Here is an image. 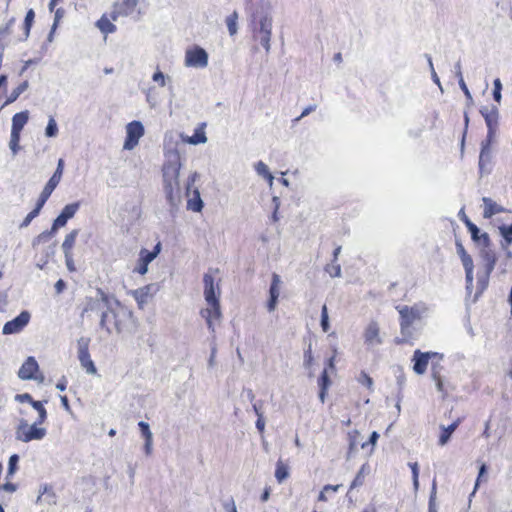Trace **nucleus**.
Wrapping results in <instances>:
<instances>
[{"label":"nucleus","mask_w":512,"mask_h":512,"mask_svg":"<svg viewBox=\"0 0 512 512\" xmlns=\"http://www.w3.org/2000/svg\"><path fill=\"white\" fill-rule=\"evenodd\" d=\"M218 273V269H210L209 272L203 276L204 298L207 307L200 311V315L205 319L208 329L211 332L215 331L214 323L219 322L222 317L220 306L221 290L219 283L216 285L214 283V275Z\"/></svg>","instance_id":"obj_1"},{"label":"nucleus","mask_w":512,"mask_h":512,"mask_svg":"<svg viewBox=\"0 0 512 512\" xmlns=\"http://www.w3.org/2000/svg\"><path fill=\"white\" fill-rule=\"evenodd\" d=\"M180 169V156L177 152L172 153L162 166L163 190L166 200L172 208H176L181 201Z\"/></svg>","instance_id":"obj_2"},{"label":"nucleus","mask_w":512,"mask_h":512,"mask_svg":"<svg viewBox=\"0 0 512 512\" xmlns=\"http://www.w3.org/2000/svg\"><path fill=\"white\" fill-rule=\"evenodd\" d=\"M400 319V332L402 335L401 339L396 340L397 344H404L411 340L413 337L412 326L422 320L423 315L427 311V307L424 303H416L412 306L399 305L396 307Z\"/></svg>","instance_id":"obj_3"},{"label":"nucleus","mask_w":512,"mask_h":512,"mask_svg":"<svg viewBox=\"0 0 512 512\" xmlns=\"http://www.w3.org/2000/svg\"><path fill=\"white\" fill-rule=\"evenodd\" d=\"M271 30L272 19L268 15L261 16L260 19L253 24V39L259 41L266 52L270 50Z\"/></svg>","instance_id":"obj_4"},{"label":"nucleus","mask_w":512,"mask_h":512,"mask_svg":"<svg viewBox=\"0 0 512 512\" xmlns=\"http://www.w3.org/2000/svg\"><path fill=\"white\" fill-rule=\"evenodd\" d=\"M42 423H35L29 425L27 422L22 421L16 428V438L22 442H30L33 440H41L46 436V429L40 427Z\"/></svg>","instance_id":"obj_5"},{"label":"nucleus","mask_w":512,"mask_h":512,"mask_svg":"<svg viewBox=\"0 0 512 512\" xmlns=\"http://www.w3.org/2000/svg\"><path fill=\"white\" fill-rule=\"evenodd\" d=\"M197 178L198 174L196 172L191 174L187 180L186 185V196L188 197L187 209L193 212H201L203 209V201L200 197L199 190L197 188H195L193 191L191 190Z\"/></svg>","instance_id":"obj_6"},{"label":"nucleus","mask_w":512,"mask_h":512,"mask_svg":"<svg viewBox=\"0 0 512 512\" xmlns=\"http://www.w3.org/2000/svg\"><path fill=\"white\" fill-rule=\"evenodd\" d=\"M89 344L90 339L88 338H80L78 340V359L82 368L88 373L95 375L97 373V368L91 359L89 353Z\"/></svg>","instance_id":"obj_7"},{"label":"nucleus","mask_w":512,"mask_h":512,"mask_svg":"<svg viewBox=\"0 0 512 512\" xmlns=\"http://www.w3.org/2000/svg\"><path fill=\"white\" fill-rule=\"evenodd\" d=\"M185 65L196 68L206 67L208 65L207 52L197 45L188 48L185 53Z\"/></svg>","instance_id":"obj_8"},{"label":"nucleus","mask_w":512,"mask_h":512,"mask_svg":"<svg viewBox=\"0 0 512 512\" xmlns=\"http://www.w3.org/2000/svg\"><path fill=\"white\" fill-rule=\"evenodd\" d=\"M144 135V126L140 121H132L126 126V138L124 141L123 148L125 150L134 149L140 138Z\"/></svg>","instance_id":"obj_9"},{"label":"nucleus","mask_w":512,"mask_h":512,"mask_svg":"<svg viewBox=\"0 0 512 512\" xmlns=\"http://www.w3.org/2000/svg\"><path fill=\"white\" fill-rule=\"evenodd\" d=\"M64 171V160L59 159L57 163V168L53 175L50 177L46 185L44 186L40 196L38 199L41 200V202L46 203L55 188L58 186V184L61 181L62 175Z\"/></svg>","instance_id":"obj_10"},{"label":"nucleus","mask_w":512,"mask_h":512,"mask_svg":"<svg viewBox=\"0 0 512 512\" xmlns=\"http://www.w3.org/2000/svg\"><path fill=\"white\" fill-rule=\"evenodd\" d=\"M161 251V243L158 242L152 251L143 248L140 250L139 259L134 272L144 275L148 271V265L158 256Z\"/></svg>","instance_id":"obj_11"},{"label":"nucleus","mask_w":512,"mask_h":512,"mask_svg":"<svg viewBox=\"0 0 512 512\" xmlns=\"http://www.w3.org/2000/svg\"><path fill=\"white\" fill-rule=\"evenodd\" d=\"M439 354L436 352H422L419 349L414 351L412 361L413 364V371L418 374L422 375L426 372L429 360L435 357H438Z\"/></svg>","instance_id":"obj_12"},{"label":"nucleus","mask_w":512,"mask_h":512,"mask_svg":"<svg viewBox=\"0 0 512 512\" xmlns=\"http://www.w3.org/2000/svg\"><path fill=\"white\" fill-rule=\"evenodd\" d=\"M29 320L30 314L27 311H23L13 320L6 322L2 332L6 335L18 333L28 324Z\"/></svg>","instance_id":"obj_13"},{"label":"nucleus","mask_w":512,"mask_h":512,"mask_svg":"<svg viewBox=\"0 0 512 512\" xmlns=\"http://www.w3.org/2000/svg\"><path fill=\"white\" fill-rule=\"evenodd\" d=\"M281 278L278 274L273 273L271 277V285L269 289V299L266 307L269 312H273L278 304V298L280 296Z\"/></svg>","instance_id":"obj_14"},{"label":"nucleus","mask_w":512,"mask_h":512,"mask_svg":"<svg viewBox=\"0 0 512 512\" xmlns=\"http://www.w3.org/2000/svg\"><path fill=\"white\" fill-rule=\"evenodd\" d=\"M39 365L34 357H28L18 371V377L22 380L37 379Z\"/></svg>","instance_id":"obj_15"},{"label":"nucleus","mask_w":512,"mask_h":512,"mask_svg":"<svg viewBox=\"0 0 512 512\" xmlns=\"http://www.w3.org/2000/svg\"><path fill=\"white\" fill-rule=\"evenodd\" d=\"M79 209V203H71L66 205L57 218L54 220L52 225V231H56L66 225L67 221L74 217Z\"/></svg>","instance_id":"obj_16"},{"label":"nucleus","mask_w":512,"mask_h":512,"mask_svg":"<svg viewBox=\"0 0 512 512\" xmlns=\"http://www.w3.org/2000/svg\"><path fill=\"white\" fill-rule=\"evenodd\" d=\"M138 5V0H119L115 10L112 12V19L115 21L119 16L132 14Z\"/></svg>","instance_id":"obj_17"},{"label":"nucleus","mask_w":512,"mask_h":512,"mask_svg":"<svg viewBox=\"0 0 512 512\" xmlns=\"http://www.w3.org/2000/svg\"><path fill=\"white\" fill-rule=\"evenodd\" d=\"M457 251L461 258L462 265L465 269L466 280L468 283H472L473 281V270L474 264L472 257L466 252L465 248L462 244H457Z\"/></svg>","instance_id":"obj_18"},{"label":"nucleus","mask_w":512,"mask_h":512,"mask_svg":"<svg viewBox=\"0 0 512 512\" xmlns=\"http://www.w3.org/2000/svg\"><path fill=\"white\" fill-rule=\"evenodd\" d=\"M484 208H483V217L485 219L492 218L495 214L506 212L503 206L497 204L494 200L489 197H483L482 199Z\"/></svg>","instance_id":"obj_19"},{"label":"nucleus","mask_w":512,"mask_h":512,"mask_svg":"<svg viewBox=\"0 0 512 512\" xmlns=\"http://www.w3.org/2000/svg\"><path fill=\"white\" fill-rule=\"evenodd\" d=\"M206 123H200L192 136L181 135V139L188 144L197 145L207 141L205 133Z\"/></svg>","instance_id":"obj_20"},{"label":"nucleus","mask_w":512,"mask_h":512,"mask_svg":"<svg viewBox=\"0 0 512 512\" xmlns=\"http://www.w3.org/2000/svg\"><path fill=\"white\" fill-rule=\"evenodd\" d=\"M379 325L376 321H371L364 332V339L367 344H379L381 343V338L379 336Z\"/></svg>","instance_id":"obj_21"},{"label":"nucleus","mask_w":512,"mask_h":512,"mask_svg":"<svg viewBox=\"0 0 512 512\" xmlns=\"http://www.w3.org/2000/svg\"><path fill=\"white\" fill-rule=\"evenodd\" d=\"M480 113L484 117L490 131L494 130L498 126L499 113L496 107H492L490 109L483 107L480 110Z\"/></svg>","instance_id":"obj_22"},{"label":"nucleus","mask_w":512,"mask_h":512,"mask_svg":"<svg viewBox=\"0 0 512 512\" xmlns=\"http://www.w3.org/2000/svg\"><path fill=\"white\" fill-rule=\"evenodd\" d=\"M116 314L113 310L107 309L101 315L100 326L102 329H105L109 334L112 332V324L116 330H119V327L115 321Z\"/></svg>","instance_id":"obj_23"},{"label":"nucleus","mask_w":512,"mask_h":512,"mask_svg":"<svg viewBox=\"0 0 512 512\" xmlns=\"http://www.w3.org/2000/svg\"><path fill=\"white\" fill-rule=\"evenodd\" d=\"M331 385V380L328 374V369L324 368L321 375L318 378V386H319V399L321 403L325 402L328 389Z\"/></svg>","instance_id":"obj_24"},{"label":"nucleus","mask_w":512,"mask_h":512,"mask_svg":"<svg viewBox=\"0 0 512 512\" xmlns=\"http://www.w3.org/2000/svg\"><path fill=\"white\" fill-rule=\"evenodd\" d=\"M131 294L136 300L138 307L142 309L147 303L148 298L151 296V285H146L144 287L133 290L131 291Z\"/></svg>","instance_id":"obj_25"},{"label":"nucleus","mask_w":512,"mask_h":512,"mask_svg":"<svg viewBox=\"0 0 512 512\" xmlns=\"http://www.w3.org/2000/svg\"><path fill=\"white\" fill-rule=\"evenodd\" d=\"M460 423H461V418H457L448 427H441V433H440L439 441H438L439 445L443 446L449 441L451 435L458 428Z\"/></svg>","instance_id":"obj_26"},{"label":"nucleus","mask_w":512,"mask_h":512,"mask_svg":"<svg viewBox=\"0 0 512 512\" xmlns=\"http://www.w3.org/2000/svg\"><path fill=\"white\" fill-rule=\"evenodd\" d=\"M28 119H29V112L27 110L16 113L12 118L11 131L21 133L24 126L28 122Z\"/></svg>","instance_id":"obj_27"},{"label":"nucleus","mask_w":512,"mask_h":512,"mask_svg":"<svg viewBox=\"0 0 512 512\" xmlns=\"http://www.w3.org/2000/svg\"><path fill=\"white\" fill-rule=\"evenodd\" d=\"M78 236V230L74 229L70 233L65 236V239L62 243V249L65 255V258H69V254H73L72 250L75 246V242Z\"/></svg>","instance_id":"obj_28"},{"label":"nucleus","mask_w":512,"mask_h":512,"mask_svg":"<svg viewBox=\"0 0 512 512\" xmlns=\"http://www.w3.org/2000/svg\"><path fill=\"white\" fill-rule=\"evenodd\" d=\"M112 20V18L110 19L106 14H103L96 22V26L104 35H108L116 31V26L112 23Z\"/></svg>","instance_id":"obj_29"},{"label":"nucleus","mask_w":512,"mask_h":512,"mask_svg":"<svg viewBox=\"0 0 512 512\" xmlns=\"http://www.w3.org/2000/svg\"><path fill=\"white\" fill-rule=\"evenodd\" d=\"M138 427H139L141 434L145 440L146 453L149 454L151 452V446H152V441H153V436L150 431L149 424L144 421H140L138 423Z\"/></svg>","instance_id":"obj_30"},{"label":"nucleus","mask_w":512,"mask_h":512,"mask_svg":"<svg viewBox=\"0 0 512 512\" xmlns=\"http://www.w3.org/2000/svg\"><path fill=\"white\" fill-rule=\"evenodd\" d=\"M34 19H35V12L33 9H29L26 13V16H25V19L23 22V27H22L23 31H22V34L20 37L21 40H26L29 37L30 30L34 23Z\"/></svg>","instance_id":"obj_31"},{"label":"nucleus","mask_w":512,"mask_h":512,"mask_svg":"<svg viewBox=\"0 0 512 512\" xmlns=\"http://www.w3.org/2000/svg\"><path fill=\"white\" fill-rule=\"evenodd\" d=\"M289 476V467L282 460H278L275 469V478L279 483L283 482Z\"/></svg>","instance_id":"obj_32"},{"label":"nucleus","mask_w":512,"mask_h":512,"mask_svg":"<svg viewBox=\"0 0 512 512\" xmlns=\"http://www.w3.org/2000/svg\"><path fill=\"white\" fill-rule=\"evenodd\" d=\"M44 205H45V203L41 202V200L38 199L36 202L35 208L27 214V216L24 218V220L20 224V227L21 228L27 227L31 223V221L39 215V213Z\"/></svg>","instance_id":"obj_33"},{"label":"nucleus","mask_w":512,"mask_h":512,"mask_svg":"<svg viewBox=\"0 0 512 512\" xmlns=\"http://www.w3.org/2000/svg\"><path fill=\"white\" fill-rule=\"evenodd\" d=\"M499 233L503 238L502 246L507 247L512 243V223L510 225H501L498 227Z\"/></svg>","instance_id":"obj_34"},{"label":"nucleus","mask_w":512,"mask_h":512,"mask_svg":"<svg viewBox=\"0 0 512 512\" xmlns=\"http://www.w3.org/2000/svg\"><path fill=\"white\" fill-rule=\"evenodd\" d=\"M27 87V81H24L21 84H19L16 88L13 89V91L7 97V99L4 102V105H8L16 101L17 98L27 89Z\"/></svg>","instance_id":"obj_35"},{"label":"nucleus","mask_w":512,"mask_h":512,"mask_svg":"<svg viewBox=\"0 0 512 512\" xmlns=\"http://www.w3.org/2000/svg\"><path fill=\"white\" fill-rule=\"evenodd\" d=\"M365 475H366V465H362V467L359 469L358 473L356 474L355 478L351 482L349 490H353L357 487L362 486L365 481Z\"/></svg>","instance_id":"obj_36"},{"label":"nucleus","mask_w":512,"mask_h":512,"mask_svg":"<svg viewBox=\"0 0 512 512\" xmlns=\"http://www.w3.org/2000/svg\"><path fill=\"white\" fill-rule=\"evenodd\" d=\"M31 406L38 412V423H44L47 419V411L42 401L34 400Z\"/></svg>","instance_id":"obj_37"},{"label":"nucleus","mask_w":512,"mask_h":512,"mask_svg":"<svg viewBox=\"0 0 512 512\" xmlns=\"http://www.w3.org/2000/svg\"><path fill=\"white\" fill-rule=\"evenodd\" d=\"M237 21H238V13L236 11L231 13L226 19L228 31L231 36H233L237 33Z\"/></svg>","instance_id":"obj_38"},{"label":"nucleus","mask_w":512,"mask_h":512,"mask_svg":"<svg viewBox=\"0 0 512 512\" xmlns=\"http://www.w3.org/2000/svg\"><path fill=\"white\" fill-rule=\"evenodd\" d=\"M432 377L436 383L437 390L439 392H441L443 394V396H446L448 394V391L445 387L444 381H443L440 373L438 371H436L435 368H433Z\"/></svg>","instance_id":"obj_39"},{"label":"nucleus","mask_w":512,"mask_h":512,"mask_svg":"<svg viewBox=\"0 0 512 512\" xmlns=\"http://www.w3.org/2000/svg\"><path fill=\"white\" fill-rule=\"evenodd\" d=\"M20 136H21L20 132L11 131L9 147H10L11 151L13 152V154H17V152L20 149V146H19Z\"/></svg>","instance_id":"obj_40"},{"label":"nucleus","mask_w":512,"mask_h":512,"mask_svg":"<svg viewBox=\"0 0 512 512\" xmlns=\"http://www.w3.org/2000/svg\"><path fill=\"white\" fill-rule=\"evenodd\" d=\"M325 271L331 277H339L341 274V266L337 261L332 260V262L330 264H327L325 266Z\"/></svg>","instance_id":"obj_41"},{"label":"nucleus","mask_w":512,"mask_h":512,"mask_svg":"<svg viewBox=\"0 0 512 512\" xmlns=\"http://www.w3.org/2000/svg\"><path fill=\"white\" fill-rule=\"evenodd\" d=\"M256 170H257V172L260 175L265 177L269 181L270 184L272 183L273 176L270 173V171H269V169H268L266 164H264L262 161L258 162L257 165H256Z\"/></svg>","instance_id":"obj_42"},{"label":"nucleus","mask_w":512,"mask_h":512,"mask_svg":"<svg viewBox=\"0 0 512 512\" xmlns=\"http://www.w3.org/2000/svg\"><path fill=\"white\" fill-rule=\"evenodd\" d=\"M313 363H314V356H313V352H312V345L309 344L307 349H305V351H304L303 364H304L305 368L310 369L313 366Z\"/></svg>","instance_id":"obj_43"},{"label":"nucleus","mask_w":512,"mask_h":512,"mask_svg":"<svg viewBox=\"0 0 512 512\" xmlns=\"http://www.w3.org/2000/svg\"><path fill=\"white\" fill-rule=\"evenodd\" d=\"M321 328L324 332H328L330 329L329 315L326 304H324L321 309Z\"/></svg>","instance_id":"obj_44"},{"label":"nucleus","mask_w":512,"mask_h":512,"mask_svg":"<svg viewBox=\"0 0 512 512\" xmlns=\"http://www.w3.org/2000/svg\"><path fill=\"white\" fill-rule=\"evenodd\" d=\"M18 462H19V456L17 454H13L10 456L9 458V463H8V476H12L17 468H18Z\"/></svg>","instance_id":"obj_45"},{"label":"nucleus","mask_w":512,"mask_h":512,"mask_svg":"<svg viewBox=\"0 0 512 512\" xmlns=\"http://www.w3.org/2000/svg\"><path fill=\"white\" fill-rule=\"evenodd\" d=\"M57 133H58V127H57L56 121L54 120V118L51 117L48 121L46 130H45V134L47 137H54L57 135Z\"/></svg>","instance_id":"obj_46"},{"label":"nucleus","mask_w":512,"mask_h":512,"mask_svg":"<svg viewBox=\"0 0 512 512\" xmlns=\"http://www.w3.org/2000/svg\"><path fill=\"white\" fill-rule=\"evenodd\" d=\"M493 98L496 102L500 103L501 101V91H502V83L499 78H496L493 82Z\"/></svg>","instance_id":"obj_47"},{"label":"nucleus","mask_w":512,"mask_h":512,"mask_svg":"<svg viewBox=\"0 0 512 512\" xmlns=\"http://www.w3.org/2000/svg\"><path fill=\"white\" fill-rule=\"evenodd\" d=\"M55 233V231H52V229L50 231H44L42 233H40L35 239H34V242H33V245H38L42 242H46L48 241L52 236L53 234Z\"/></svg>","instance_id":"obj_48"},{"label":"nucleus","mask_w":512,"mask_h":512,"mask_svg":"<svg viewBox=\"0 0 512 512\" xmlns=\"http://www.w3.org/2000/svg\"><path fill=\"white\" fill-rule=\"evenodd\" d=\"M358 381L369 390L373 389V379L365 372H361Z\"/></svg>","instance_id":"obj_49"},{"label":"nucleus","mask_w":512,"mask_h":512,"mask_svg":"<svg viewBox=\"0 0 512 512\" xmlns=\"http://www.w3.org/2000/svg\"><path fill=\"white\" fill-rule=\"evenodd\" d=\"M475 242L484 247H489L490 246V237H489L488 233L483 232V233H480V235L478 236V241H475Z\"/></svg>","instance_id":"obj_50"},{"label":"nucleus","mask_w":512,"mask_h":512,"mask_svg":"<svg viewBox=\"0 0 512 512\" xmlns=\"http://www.w3.org/2000/svg\"><path fill=\"white\" fill-rule=\"evenodd\" d=\"M15 400L20 402V403H24V402H27L29 403L30 405L32 404V402L34 401L33 397L29 394V393H23V394H17L15 396Z\"/></svg>","instance_id":"obj_51"},{"label":"nucleus","mask_w":512,"mask_h":512,"mask_svg":"<svg viewBox=\"0 0 512 512\" xmlns=\"http://www.w3.org/2000/svg\"><path fill=\"white\" fill-rule=\"evenodd\" d=\"M489 160H490L489 151H487L485 149H482L481 153H480V156H479V166H480V168L483 169V167L485 165V162H489Z\"/></svg>","instance_id":"obj_52"},{"label":"nucleus","mask_w":512,"mask_h":512,"mask_svg":"<svg viewBox=\"0 0 512 512\" xmlns=\"http://www.w3.org/2000/svg\"><path fill=\"white\" fill-rule=\"evenodd\" d=\"M470 234H471V238L473 241H478V236L480 235V230L479 228L474 224V223H469V228H468Z\"/></svg>","instance_id":"obj_53"},{"label":"nucleus","mask_w":512,"mask_h":512,"mask_svg":"<svg viewBox=\"0 0 512 512\" xmlns=\"http://www.w3.org/2000/svg\"><path fill=\"white\" fill-rule=\"evenodd\" d=\"M153 80L162 87L165 85V77L161 71H157L153 74Z\"/></svg>","instance_id":"obj_54"},{"label":"nucleus","mask_w":512,"mask_h":512,"mask_svg":"<svg viewBox=\"0 0 512 512\" xmlns=\"http://www.w3.org/2000/svg\"><path fill=\"white\" fill-rule=\"evenodd\" d=\"M409 465L412 470L414 484H415V486H417L418 485V475H419L418 464L415 462V463H410Z\"/></svg>","instance_id":"obj_55"},{"label":"nucleus","mask_w":512,"mask_h":512,"mask_svg":"<svg viewBox=\"0 0 512 512\" xmlns=\"http://www.w3.org/2000/svg\"><path fill=\"white\" fill-rule=\"evenodd\" d=\"M459 84H460V87H461L462 91L464 92V94H465L466 98L468 99V101H469V102H472V100H473V99H472V95H471V93H470V91H469V89H468L467 85L465 84L464 80H463V79H461V80H460V82H459Z\"/></svg>","instance_id":"obj_56"},{"label":"nucleus","mask_w":512,"mask_h":512,"mask_svg":"<svg viewBox=\"0 0 512 512\" xmlns=\"http://www.w3.org/2000/svg\"><path fill=\"white\" fill-rule=\"evenodd\" d=\"M0 490H5L7 492L12 493V492L16 491V485L14 483L8 481V482L4 483L3 485L0 484Z\"/></svg>","instance_id":"obj_57"},{"label":"nucleus","mask_w":512,"mask_h":512,"mask_svg":"<svg viewBox=\"0 0 512 512\" xmlns=\"http://www.w3.org/2000/svg\"><path fill=\"white\" fill-rule=\"evenodd\" d=\"M325 368L328 369V373L329 372H335L336 370V367H335V357L334 356H331L327 362H326V365H325Z\"/></svg>","instance_id":"obj_58"},{"label":"nucleus","mask_w":512,"mask_h":512,"mask_svg":"<svg viewBox=\"0 0 512 512\" xmlns=\"http://www.w3.org/2000/svg\"><path fill=\"white\" fill-rule=\"evenodd\" d=\"M485 259L489 263L490 269H492L494 267V265H495V262H496L495 255L493 253L486 252L485 253Z\"/></svg>","instance_id":"obj_59"},{"label":"nucleus","mask_w":512,"mask_h":512,"mask_svg":"<svg viewBox=\"0 0 512 512\" xmlns=\"http://www.w3.org/2000/svg\"><path fill=\"white\" fill-rule=\"evenodd\" d=\"M486 470H487V467L485 464H482L480 469H479V474H478V477H477V480H476V484H475V489H477L478 485H479V482L481 481L482 477L484 476V474L486 473Z\"/></svg>","instance_id":"obj_60"},{"label":"nucleus","mask_w":512,"mask_h":512,"mask_svg":"<svg viewBox=\"0 0 512 512\" xmlns=\"http://www.w3.org/2000/svg\"><path fill=\"white\" fill-rule=\"evenodd\" d=\"M56 388L60 391H64L67 388V379L66 377H62L56 384Z\"/></svg>","instance_id":"obj_61"},{"label":"nucleus","mask_w":512,"mask_h":512,"mask_svg":"<svg viewBox=\"0 0 512 512\" xmlns=\"http://www.w3.org/2000/svg\"><path fill=\"white\" fill-rule=\"evenodd\" d=\"M60 400H61V404L63 406V408L70 412L71 411V407H70V404H69V400H68V397L66 395H63L60 397Z\"/></svg>","instance_id":"obj_62"},{"label":"nucleus","mask_w":512,"mask_h":512,"mask_svg":"<svg viewBox=\"0 0 512 512\" xmlns=\"http://www.w3.org/2000/svg\"><path fill=\"white\" fill-rule=\"evenodd\" d=\"M315 109H316V106H314V105H313V106H309V107L305 108V109L303 110V112L301 113V115H300V116H298V117L295 119V121H299L302 117L307 116L309 113H311V112H312V111H314Z\"/></svg>","instance_id":"obj_63"},{"label":"nucleus","mask_w":512,"mask_h":512,"mask_svg":"<svg viewBox=\"0 0 512 512\" xmlns=\"http://www.w3.org/2000/svg\"><path fill=\"white\" fill-rule=\"evenodd\" d=\"M340 487H341V484H338V485H330V484H328V485H325L323 487V489H324V492L329 493V492H337Z\"/></svg>","instance_id":"obj_64"}]
</instances>
